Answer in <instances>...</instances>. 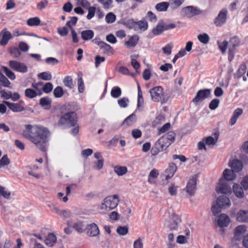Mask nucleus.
Returning a JSON list of instances; mask_svg holds the SVG:
<instances>
[{
  "label": "nucleus",
  "mask_w": 248,
  "mask_h": 248,
  "mask_svg": "<svg viewBox=\"0 0 248 248\" xmlns=\"http://www.w3.org/2000/svg\"><path fill=\"white\" fill-rule=\"evenodd\" d=\"M51 99L48 97L42 98L40 100V105L46 109H48L50 106Z\"/></svg>",
  "instance_id": "obj_39"
},
{
  "label": "nucleus",
  "mask_w": 248,
  "mask_h": 248,
  "mask_svg": "<svg viewBox=\"0 0 248 248\" xmlns=\"http://www.w3.org/2000/svg\"><path fill=\"white\" fill-rule=\"evenodd\" d=\"M56 241L57 238L56 236L53 233H49L45 239V244L49 247H52L56 242Z\"/></svg>",
  "instance_id": "obj_29"
},
{
  "label": "nucleus",
  "mask_w": 248,
  "mask_h": 248,
  "mask_svg": "<svg viewBox=\"0 0 248 248\" xmlns=\"http://www.w3.org/2000/svg\"><path fill=\"white\" fill-rule=\"evenodd\" d=\"M163 151L159 145H157L156 142L151 150V154L152 155L155 156L157 155L160 152Z\"/></svg>",
  "instance_id": "obj_51"
},
{
  "label": "nucleus",
  "mask_w": 248,
  "mask_h": 248,
  "mask_svg": "<svg viewBox=\"0 0 248 248\" xmlns=\"http://www.w3.org/2000/svg\"><path fill=\"white\" fill-rule=\"evenodd\" d=\"M227 13L228 11L225 9H223L219 12L214 21V24L216 26H221L226 22Z\"/></svg>",
  "instance_id": "obj_11"
},
{
  "label": "nucleus",
  "mask_w": 248,
  "mask_h": 248,
  "mask_svg": "<svg viewBox=\"0 0 248 248\" xmlns=\"http://www.w3.org/2000/svg\"><path fill=\"white\" fill-rule=\"evenodd\" d=\"M93 164L94 165L93 168L95 170H100L103 168L104 164V159H101L98 160V161L96 162H94Z\"/></svg>",
  "instance_id": "obj_59"
},
{
  "label": "nucleus",
  "mask_w": 248,
  "mask_h": 248,
  "mask_svg": "<svg viewBox=\"0 0 248 248\" xmlns=\"http://www.w3.org/2000/svg\"><path fill=\"white\" fill-rule=\"evenodd\" d=\"M246 227L244 225H239L234 230V237L240 238L246 232Z\"/></svg>",
  "instance_id": "obj_27"
},
{
  "label": "nucleus",
  "mask_w": 248,
  "mask_h": 248,
  "mask_svg": "<svg viewBox=\"0 0 248 248\" xmlns=\"http://www.w3.org/2000/svg\"><path fill=\"white\" fill-rule=\"evenodd\" d=\"M211 93V90L204 89L199 90L196 94V96L193 99V102L194 103H197L202 101L208 97Z\"/></svg>",
  "instance_id": "obj_10"
},
{
  "label": "nucleus",
  "mask_w": 248,
  "mask_h": 248,
  "mask_svg": "<svg viewBox=\"0 0 248 248\" xmlns=\"http://www.w3.org/2000/svg\"><path fill=\"white\" fill-rule=\"evenodd\" d=\"M77 124L76 114L74 112H68L60 119L58 124L65 125L68 127L74 126Z\"/></svg>",
  "instance_id": "obj_5"
},
{
  "label": "nucleus",
  "mask_w": 248,
  "mask_h": 248,
  "mask_svg": "<svg viewBox=\"0 0 248 248\" xmlns=\"http://www.w3.org/2000/svg\"><path fill=\"white\" fill-rule=\"evenodd\" d=\"M2 69L8 78L11 80L15 79L16 76L14 72L5 66L2 67Z\"/></svg>",
  "instance_id": "obj_45"
},
{
  "label": "nucleus",
  "mask_w": 248,
  "mask_h": 248,
  "mask_svg": "<svg viewBox=\"0 0 248 248\" xmlns=\"http://www.w3.org/2000/svg\"><path fill=\"white\" fill-rule=\"evenodd\" d=\"M177 170V167L174 163H170L168 168L165 170V172L161 175L162 177V181L165 179L166 182L170 179L174 175Z\"/></svg>",
  "instance_id": "obj_9"
},
{
  "label": "nucleus",
  "mask_w": 248,
  "mask_h": 248,
  "mask_svg": "<svg viewBox=\"0 0 248 248\" xmlns=\"http://www.w3.org/2000/svg\"><path fill=\"white\" fill-rule=\"evenodd\" d=\"M114 171L118 176H122L126 173L127 169L124 166H116L114 167Z\"/></svg>",
  "instance_id": "obj_33"
},
{
  "label": "nucleus",
  "mask_w": 248,
  "mask_h": 248,
  "mask_svg": "<svg viewBox=\"0 0 248 248\" xmlns=\"http://www.w3.org/2000/svg\"><path fill=\"white\" fill-rule=\"evenodd\" d=\"M54 95L56 97L59 98L62 97L63 94V90L60 86L57 87L53 91Z\"/></svg>",
  "instance_id": "obj_56"
},
{
  "label": "nucleus",
  "mask_w": 248,
  "mask_h": 248,
  "mask_svg": "<svg viewBox=\"0 0 248 248\" xmlns=\"http://www.w3.org/2000/svg\"><path fill=\"white\" fill-rule=\"evenodd\" d=\"M236 220L240 222H248V210H240L236 215Z\"/></svg>",
  "instance_id": "obj_16"
},
{
  "label": "nucleus",
  "mask_w": 248,
  "mask_h": 248,
  "mask_svg": "<svg viewBox=\"0 0 248 248\" xmlns=\"http://www.w3.org/2000/svg\"><path fill=\"white\" fill-rule=\"evenodd\" d=\"M121 94V90L119 87H115L111 91V95L114 98L119 97Z\"/></svg>",
  "instance_id": "obj_54"
},
{
  "label": "nucleus",
  "mask_w": 248,
  "mask_h": 248,
  "mask_svg": "<svg viewBox=\"0 0 248 248\" xmlns=\"http://www.w3.org/2000/svg\"><path fill=\"white\" fill-rule=\"evenodd\" d=\"M243 112V109L240 108H237L233 111L232 116L229 121L231 126H233L236 124L237 119L242 114Z\"/></svg>",
  "instance_id": "obj_19"
},
{
  "label": "nucleus",
  "mask_w": 248,
  "mask_h": 248,
  "mask_svg": "<svg viewBox=\"0 0 248 248\" xmlns=\"http://www.w3.org/2000/svg\"><path fill=\"white\" fill-rule=\"evenodd\" d=\"M187 16H192L197 14V9L192 6H187L183 9Z\"/></svg>",
  "instance_id": "obj_36"
},
{
  "label": "nucleus",
  "mask_w": 248,
  "mask_h": 248,
  "mask_svg": "<svg viewBox=\"0 0 248 248\" xmlns=\"http://www.w3.org/2000/svg\"><path fill=\"white\" fill-rule=\"evenodd\" d=\"M9 53L14 58H18L21 55L19 49L16 47H11L9 49Z\"/></svg>",
  "instance_id": "obj_40"
},
{
  "label": "nucleus",
  "mask_w": 248,
  "mask_h": 248,
  "mask_svg": "<svg viewBox=\"0 0 248 248\" xmlns=\"http://www.w3.org/2000/svg\"><path fill=\"white\" fill-rule=\"evenodd\" d=\"M119 202V197L117 195L108 196L103 200L101 208L111 210L115 208Z\"/></svg>",
  "instance_id": "obj_4"
},
{
  "label": "nucleus",
  "mask_w": 248,
  "mask_h": 248,
  "mask_svg": "<svg viewBox=\"0 0 248 248\" xmlns=\"http://www.w3.org/2000/svg\"><path fill=\"white\" fill-rule=\"evenodd\" d=\"M197 178V174L192 176L187 183L186 190L190 196H193L196 190Z\"/></svg>",
  "instance_id": "obj_7"
},
{
  "label": "nucleus",
  "mask_w": 248,
  "mask_h": 248,
  "mask_svg": "<svg viewBox=\"0 0 248 248\" xmlns=\"http://www.w3.org/2000/svg\"><path fill=\"white\" fill-rule=\"evenodd\" d=\"M63 83L66 87L70 89H72L74 87L72 79L70 76H66L63 79Z\"/></svg>",
  "instance_id": "obj_48"
},
{
  "label": "nucleus",
  "mask_w": 248,
  "mask_h": 248,
  "mask_svg": "<svg viewBox=\"0 0 248 248\" xmlns=\"http://www.w3.org/2000/svg\"><path fill=\"white\" fill-rule=\"evenodd\" d=\"M117 232L121 235H125L128 232V228L127 226H119L116 230Z\"/></svg>",
  "instance_id": "obj_49"
},
{
  "label": "nucleus",
  "mask_w": 248,
  "mask_h": 248,
  "mask_svg": "<svg viewBox=\"0 0 248 248\" xmlns=\"http://www.w3.org/2000/svg\"><path fill=\"white\" fill-rule=\"evenodd\" d=\"M136 120V115L134 114H132L124 121L122 125L125 126H131L134 124Z\"/></svg>",
  "instance_id": "obj_28"
},
{
  "label": "nucleus",
  "mask_w": 248,
  "mask_h": 248,
  "mask_svg": "<svg viewBox=\"0 0 248 248\" xmlns=\"http://www.w3.org/2000/svg\"><path fill=\"white\" fill-rule=\"evenodd\" d=\"M233 192L235 195L239 199L244 197V193L243 188L238 184H234L232 187Z\"/></svg>",
  "instance_id": "obj_24"
},
{
  "label": "nucleus",
  "mask_w": 248,
  "mask_h": 248,
  "mask_svg": "<svg viewBox=\"0 0 248 248\" xmlns=\"http://www.w3.org/2000/svg\"><path fill=\"white\" fill-rule=\"evenodd\" d=\"M230 221L229 217L225 214H221L217 220L218 225L220 227H226Z\"/></svg>",
  "instance_id": "obj_21"
},
{
  "label": "nucleus",
  "mask_w": 248,
  "mask_h": 248,
  "mask_svg": "<svg viewBox=\"0 0 248 248\" xmlns=\"http://www.w3.org/2000/svg\"><path fill=\"white\" fill-rule=\"evenodd\" d=\"M94 36V32L92 30L83 31L81 33V36L83 40L87 41L92 39Z\"/></svg>",
  "instance_id": "obj_30"
},
{
  "label": "nucleus",
  "mask_w": 248,
  "mask_h": 248,
  "mask_svg": "<svg viewBox=\"0 0 248 248\" xmlns=\"http://www.w3.org/2000/svg\"><path fill=\"white\" fill-rule=\"evenodd\" d=\"M0 36H1V39L0 40V45L2 46H6L9 40L12 37V34L5 29L0 32Z\"/></svg>",
  "instance_id": "obj_13"
},
{
  "label": "nucleus",
  "mask_w": 248,
  "mask_h": 248,
  "mask_svg": "<svg viewBox=\"0 0 248 248\" xmlns=\"http://www.w3.org/2000/svg\"><path fill=\"white\" fill-rule=\"evenodd\" d=\"M165 121V117L162 115H158L154 121L153 125L156 126L157 125L162 123Z\"/></svg>",
  "instance_id": "obj_61"
},
{
  "label": "nucleus",
  "mask_w": 248,
  "mask_h": 248,
  "mask_svg": "<svg viewBox=\"0 0 248 248\" xmlns=\"http://www.w3.org/2000/svg\"><path fill=\"white\" fill-rule=\"evenodd\" d=\"M85 230L87 231V234L91 237L96 236L99 234V228L94 223L88 225L86 227Z\"/></svg>",
  "instance_id": "obj_12"
},
{
  "label": "nucleus",
  "mask_w": 248,
  "mask_h": 248,
  "mask_svg": "<svg viewBox=\"0 0 248 248\" xmlns=\"http://www.w3.org/2000/svg\"><path fill=\"white\" fill-rule=\"evenodd\" d=\"M25 96L29 98H33L38 95L37 93L35 92L34 90L31 89H27L25 91Z\"/></svg>",
  "instance_id": "obj_47"
},
{
  "label": "nucleus",
  "mask_w": 248,
  "mask_h": 248,
  "mask_svg": "<svg viewBox=\"0 0 248 248\" xmlns=\"http://www.w3.org/2000/svg\"><path fill=\"white\" fill-rule=\"evenodd\" d=\"M73 227L79 233L83 232L85 231L86 229V227H84V225L81 222H78L74 223Z\"/></svg>",
  "instance_id": "obj_42"
},
{
  "label": "nucleus",
  "mask_w": 248,
  "mask_h": 248,
  "mask_svg": "<svg viewBox=\"0 0 248 248\" xmlns=\"http://www.w3.org/2000/svg\"><path fill=\"white\" fill-rule=\"evenodd\" d=\"M139 39V37L138 35L132 36L128 41L124 43V45L129 48L134 47L137 45Z\"/></svg>",
  "instance_id": "obj_26"
},
{
  "label": "nucleus",
  "mask_w": 248,
  "mask_h": 248,
  "mask_svg": "<svg viewBox=\"0 0 248 248\" xmlns=\"http://www.w3.org/2000/svg\"><path fill=\"white\" fill-rule=\"evenodd\" d=\"M229 166L235 172L240 171L243 168V164L241 161L238 159H234L229 163Z\"/></svg>",
  "instance_id": "obj_18"
},
{
  "label": "nucleus",
  "mask_w": 248,
  "mask_h": 248,
  "mask_svg": "<svg viewBox=\"0 0 248 248\" xmlns=\"http://www.w3.org/2000/svg\"><path fill=\"white\" fill-rule=\"evenodd\" d=\"M128 102V99L125 97H123L118 100V104L122 108H126L127 106V104Z\"/></svg>",
  "instance_id": "obj_60"
},
{
  "label": "nucleus",
  "mask_w": 248,
  "mask_h": 248,
  "mask_svg": "<svg viewBox=\"0 0 248 248\" xmlns=\"http://www.w3.org/2000/svg\"><path fill=\"white\" fill-rule=\"evenodd\" d=\"M219 134L218 133H215L214 134V137L209 136L203 138V141L207 145H215L218 139Z\"/></svg>",
  "instance_id": "obj_20"
},
{
  "label": "nucleus",
  "mask_w": 248,
  "mask_h": 248,
  "mask_svg": "<svg viewBox=\"0 0 248 248\" xmlns=\"http://www.w3.org/2000/svg\"><path fill=\"white\" fill-rule=\"evenodd\" d=\"M198 39L200 42L204 44H207L209 41V37L208 35L205 33L199 34L198 36Z\"/></svg>",
  "instance_id": "obj_46"
},
{
  "label": "nucleus",
  "mask_w": 248,
  "mask_h": 248,
  "mask_svg": "<svg viewBox=\"0 0 248 248\" xmlns=\"http://www.w3.org/2000/svg\"><path fill=\"white\" fill-rule=\"evenodd\" d=\"M218 46L222 53H224L227 48L228 43L226 41H224L222 42H218Z\"/></svg>",
  "instance_id": "obj_62"
},
{
  "label": "nucleus",
  "mask_w": 248,
  "mask_h": 248,
  "mask_svg": "<svg viewBox=\"0 0 248 248\" xmlns=\"http://www.w3.org/2000/svg\"><path fill=\"white\" fill-rule=\"evenodd\" d=\"M10 196V192L7 191L4 187L0 186V197L8 199Z\"/></svg>",
  "instance_id": "obj_55"
},
{
  "label": "nucleus",
  "mask_w": 248,
  "mask_h": 248,
  "mask_svg": "<svg viewBox=\"0 0 248 248\" xmlns=\"http://www.w3.org/2000/svg\"><path fill=\"white\" fill-rule=\"evenodd\" d=\"M241 244L240 239L234 237L231 240L230 247V248H242Z\"/></svg>",
  "instance_id": "obj_37"
},
{
  "label": "nucleus",
  "mask_w": 248,
  "mask_h": 248,
  "mask_svg": "<svg viewBox=\"0 0 248 248\" xmlns=\"http://www.w3.org/2000/svg\"><path fill=\"white\" fill-rule=\"evenodd\" d=\"M159 175L157 170L154 169L151 171L148 176V182L150 183H153V180L156 179Z\"/></svg>",
  "instance_id": "obj_41"
},
{
  "label": "nucleus",
  "mask_w": 248,
  "mask_h": 248,
  "mask_svg": "<svg viewBox=\"0 0 248 248\" xmlns=\"http://www.w3.org/2000/svg\"><path fill=\"white\" fill-rule=\"evenodd\" d=\"M164 31H165L164 24L163 22H161L153 29L152 32L155 35H157L161 33Z\"/></svg>",
  "instance_id": "obj_34"
},
{
  "label": "nucleus",
  "mask_w": 248,
  "mask_h": 248,
  "mask_svg": "<svg viewBox=\"0 0 248 248\" xmlns=\"http://www.w3.org/2000/svg\"><path fill=\"white\" fill-rule=\"evenodd\" d=\"M136 24L142 31H145L148 28V23L144 20H140L137 22Z\"/></svg>",
  "instance_id": "obj_53"
},
{
  "label": "nucleus",
  "mask_w": 248,
  "mask_h": 248,
  "mask_svg": "<svg viewBox=\"0 0 248 248\" xmlns=\"http://www.w3.org/2000/svg\"><path fill=\"white\" fill-rule=\"evenodd\" d=\"M106 21L108 23L114 22L116 19V16L112 13H109L105 17Z\"/></svg>",
  "instance_id": "obj_57"
},
{
  "label": "nucleus",
  "mask_w": 248,
  "mask_h": 248,
  "mask_svg": "<svg viewBox=\"0 0 248 248\" xmlns=\"http://www.w3.org/2000/svg\"><path fill=\"white\" fill-rule=\"evenodd\" d=\"M99 46L102 49L103 52L108 55H112L114 53V50L112 47L106 43H100Z\"/></svg>",
  "instance_id": "obj_25"
},
{
  "label": "nucleus",
  "mask_w": 248,
  "mask_h": 248,
  "mask_svg": "<svg viewBox=\"0 0 248 248\" xmlns=\"http://www.w3.org/2000/svg\"><path fill=\"white\" fill-rule=\"evenodd\" d=\"M185 0H170V4L173 9L179 7L184 1Z\"/></svg>",
  "instance_id": "obj_52"
},
{
  "label": "nucleus",
  "mask_w": 248,
  "mask_h": 248,
  "mask_svg": "<svg viewBox=\"0 0 248 248\" xmlns=\"http://www.w3.org/2000/svg\"><path fill=\"white\" fill-rule=\"evenodd\" d=\"M176 242L180 244H185L187 243V237L184 235H180L177 237Z\"/></svg>",
  "instance_id": "obj_58"
},
{
  "label": "nucleus",
  "mask_w": 248,
  "mask_h": 248,
  "mask_svg": "<svg viewBox=\"0 0 248 248\" xmlns=\"http://www.w3.org/2000/svg\"><path fill=\"white\" fill-rule=\"evenodd\" d=\"M240 43L239 39L236 37H232L230 41L229 50L230 52V55L229 56V59L230 61H232L233 58V54L232 53V49L234 47L238 46Z\"/></svg>",
  "instance_id": "obj_15"
},
{
  "label": "nucleus",
  "mask_w": 248,
  "mask_h": 248,
  "mask_svg": "<svg viewBox=\"0 0 248 248\" xmlns=\"http://www.w3.org/2000/svg\"><path fill=\"white\" fill-rule=\"evenodd\" d=\"M217 190L221 193L228 195L232 193L231 186L228 185L227 181H225V180L223 178L219 179L217 186Z\"/></svg>",
  "instance_id": "obj_6"
},
{
  "label": "nucleus",
  "mask_w": 248,
  "mask_h": 248,
  "mask_svg": "<svg viewBox=\"0 0 248 248\" xmlns=\"http://www.w3.org/2000/svg\"><path fill=\"white\" fill-rule=\"evenodd\" d=\"M232 170L225 169L223 173L224 179L225 181H232L236 177V174Z\"/></svg>",
  "instance_id": "obj_23"
},
{
  "label": "nucleus",
  "mask_w": 248,
  "mask_h": 248,
  "mask_svg": "<svg viewBox=\"0 0 248 248\" xmlns=\"http://www.w3.org/2000/svg\"><path fill=\"white\" fill-rule=\"evenodd\" d=\"M217 201L222 208H228L231 205V202L229 198L224 195L218 197L217 198Z\"/></svg>",
  "instance_id": "obj_17"
},
{
  "label": "nucleus",
  "mask_w": 248,
  "mask_h": 248,
  "mask_svg": "<svg viewBox=\"0 0 248 248\" xmlns=\"http://www.w3.org/2000/svg\"><path fill=\"white\" fill-rule=\"evenodd\" d=\"M170 5V3L168 2H162L157 4L155 6V9L159 12L166 11Z\"/></svg>",
  "instance_id": "obj_35"
},
{
  "label": "nucleus",
  "mask_w": 248,
  "mask_h": 248,
  "mask_svg": "<svg viewBox=\"0 0 248 248\" xmlns=\"http://www.w3.org/2000/svg\"><path fill=\"white\" fill-rule=\"evenodd\" d=\"M82 73L79 72L78 74V90L79 93H83L84 89V82L82 78Z\"/></svg>",
  "instance_id": "obj_32"
},
{
  "label": "nucleus",
  "mask_w": 248,
  "mask_h": 248,
  "mask_svg": "<svg viewBox=\"0 0 248 248\" xmlns=\"http://www.w3.org/2000/svg\"><path fill=\"white\" fill-rule=\"evenodd\" d=\"M23 136L31 142L38 150L46 152L50 136L47 128L41 125H26Z\"/></svg>",
  "instance_id": "obj_1"
},
{
  "label": "nucleus",
  "mask_w": 248,
  "mask_h": 248,
  "mask_svg": "<svg viewBox=\"0 0 248 248\" xmlns=\"http://www.w3.org/2000/svg\"><path fill=\"white\" fill-rule=\"evenodd\" d=\"M9 64L10 67L16 71L26 73L28 71L27 66L23 63L12 60L9 61Z\"/></svg>",
  "instance_id": "obj_8"
},
{
  "label": "nucleus",
  "mask_w": 248,
  "mask_h": 248,
  "mask_svg": "<svg viewBox=\"0 0 248 248\" xmlns=\"http://www.w3.org/2000/svg\"><path fill=\"white\" fill-rule=\"evenodd\" d=\"M31 86L34 89L35 92L37 93L38 95H41L42 94L43 88L42 82H39L32 83Z\"/></svg>",
  "instance_id": "obj_38"
},
{
  "label": "nucleus",
  "mask_w": 248,
  "mask_h": 248,
  "mask_svg": "<svg viewBox=\"0 0 248 248\" xmlns=\"http://www.w3.org/2000/svg\"><path fill=\"white\" fill-rule=\"evenodd\" d=\"M181 221L179 217L175 214L171 215V221L170 222L169 228L171 231H177L178 230V224Z\"/></svg>",
  "instance_id": "obj_14"
},
{
  "label": "nucleus",
  "mask_w": 248,
  "mask_h": 248,
  "mask_svg": "<svg viewBox=\"0 0 248 248\" xmlns=\"http://www.w3.org/2000/svg\"><path fill=\"white\" fill-rule=\"evenodd\" d=\"M149 93L151 99L155 102L164 104L168 101V97L165 95L163 88L161 86H157L150 89Z\"/></svg>",
  "instance_id": "obj_2"
},
{
  "label": "nucleus",
  "mask_w": 248,
  "mask_h": 248,
  "mask_svg": "<svg viewBox=\"0 0 248 248\" xmlns=\"http://www.w3.org/2000/svg\"><path fill=\"white\" fill-rule=\"evenodd\" d=\"M222 208V207L220 206L217 200L213 202L211 207V211L213 215L217 216L221 212Z\"/></svg>",
  "instance_id": "obj_31"
},
{
  "label": "nucleus",
  "mask_w": 248,
  "mask_h": 248,
  "mask_svg": "<svg viewBox=\"0 0 248 248\" xmlns=\"http://www.w3.org/2000/svg\"><path fill=\"white\" fill-rule=\"evenodd\" d=\"M175 136L173 132H168L157 141V145H159L163 151L165 150L173 142Z\"/></svg>",
  "instance_id": "obj_3"
},
{
  "label": "nucleus",
  "mask_w": 248,
  "mask_h": 248,
  "mask_svg": "<svg viewBox=\"0 0 248 248\" xmlns=\"http://www.w3.org/2000/svg\"><path fill=\"white\" fill-rule=\"evenodd\" d=\"M41 21L37 17L30 18L27 20V24L30 26H37L40 25Z\"/></svg>",
  "instance_id": "obj_43"
},
{
  "label": "nucleus",
  "mask_w": 248,
  "mask_h": 248,
  "mask_svg": "<svg viewBox=\"0 0 248 248\" xmlns=\"http://www.w3.org/2000/svg\"><path fill=\"white\" fill-rule=\"evenodd\" d=\"M168 192L171 196H175L177 193V186L174 183H171L168 187Z\"/></svg>",
  "instance_id": "obj_44"
},
{
  "label": "nucleus",
  "mask_w": 248,
  "mask_h": 248,
  "mask_svg": "<svg viewBox=\"0 0 248 248\" xmlns=\"http://www.w3.org/2000/svg\"><path fill=\"white\" fill-rule=\"evenodd\" d=\"M219 103V99H214L210 102L209 107L211 109L214 110L218 107Z\"/></svg>",
  "instance_id": "obj_64"
},
{
  "label": "nucleus",
  "mask_w": 248,
  "mask_h": 248,
  "mask_svg": "<svg viewBox=\"0 0 248 248\" xmlns=\"http://www.w3.org/2000/svg\"><path fill=\"white\" fill-rule=\"evenodd\" d=\"M3 103L14 112H20L24 109L22 106L17 103H13L8 101H3Z\"/></svg>",
  "instance_id": "obj_22"
},
{
  "label": "nucleus",
  "mask_w": 248,
  "mask_h": 248,
  "mask_svg": "<svg viewBox=\"0 0 248 248\" xmlns=\"http://www.w3.org/2000/svg\"><path fill=\"white\" fill-rule=\"evenodd\" d=\"M39 78L43 80H49L51 78V75L48 72H43L40 73L39 76Z\"/></svg>",
  "instance_id": "obj_63"
},
{
  "label": "nucleus",
  "mask_w": 248,
  "mask_h": 248,
  "mask_svg": "<svg viewBox=\"0 0 248 248\" xmlns=\"http://www.w3.org/2000/svg\"><path fill=\"white\" fill-rule=\"evenodd\" d=\"M10 163V160L7 155H4L0 160V169L8 165Z\"/></svg>",
  "instance_id": "obj_50"
}]
</instances>
